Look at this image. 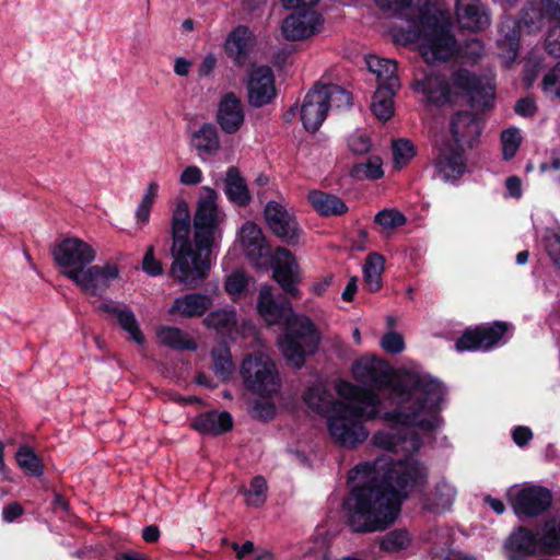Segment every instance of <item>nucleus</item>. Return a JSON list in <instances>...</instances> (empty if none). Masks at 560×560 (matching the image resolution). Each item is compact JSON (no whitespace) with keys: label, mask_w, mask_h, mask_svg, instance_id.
Masks as SVG:
<instances>
[{"label":"nucleus","mask_w":560,"mask_h":560,"mask_svg":"<svg viewBox=\"0 0 560 560\" xmlns=\"http://www.w3.org/2000/svg\"><path fill=\"white\" fill-rule=\"evenodd\" d=\"M352 373L366 393L389 388L398 407L382 418L401 425L376 431L371 443L384 451L404 453L402 458L383 455L359 463L348 474L350 490L342 504L346 522L352 532L368 534L394 524L402 502L427 482L428 468L416 455L422 441L410 427L423 432L436 430L442 423L440 411L446 390L438 378L418 371H405L394 378L390 366L376 357L357 360Z\"/></svg>","instance_id":"obj_1"},{"label":"nucleus","mask_w":560,"mask_h":560,"mask_svg":"<svg viewBox=\"0 0 560 560\" xmlns=\"http://www.w3.org/2000/svg\"><path fill=\"white\" fill-rule=\"evenodd\" d=\"M336 390L348 401L334 404L332 411L327 418L328 433L338 445L355 448L370 435L364 422L381 417V397L346 381H340L336 385Z\"/></svg>","instance_id":"obj_2"},{"label":"nucleus","mask_w":560,"mask_h":560,"mask_svg":"<svg viewBox=\"0 0 560 560\" xmlns=\"http://www.w3.org/2000/svg\"><path fill=\"white\" fill-rule=\"evenodd\" d=\"M257 308L268 325L284 323L279 347L284 358L300 369L305 358L318 348L320 336L315 324L307 316L294 313L289 301L276 302L268 285L259 291Z\"/></svg>","instance_id":"obj_3"},{"label":"nucleus","mask_w":560,"mask_h":560,"mask_svg":"<svg viewBox=\"0 0 560 560\" xmlns=\"http://www.w3.org/2000/svg\"><path fill=\"white\" fill-rule=\"evenodd\" d=\"M51 255L60 272L91 295H101L119 276L115 264L88 267L96 257L93 247H52Z\"/></svg>","instance_id":"obj_4"},{"label":"nucleus","mask_w":560,"mask_h":560,"mask_svg":"<svg viewBox=\"0 0 560 560\" xmlns=\"http://www.w3.org/2000/svg\"><path fill=\"white\" fill-rule=\"evenodd\" d=\"M192 217L194 245H218L222 241L225 213L219 207V194L203 186Z\"/></svg>","instance_id":"obj_5"},{"label":"nucleus","mask_w":560,"mask_h":560,"mask_svg":"<svg viewBox=\"0 0 560 560\" xmlns=\"http://www.w3.org/2000/svg\"><path fill=\"white\" fill-rule=\"evenodd\" d=\"M246 253L249 260L260 269L271 267L273 279L284 292L299 298L296 283L300 281L299 266L287 247H249Z\"/></svg>","instance_id":"obj_6"},{"label":"nucleus","mask_w":560,"mask_h":560,"mask_svg":"<svg viewBox=\"0 0 560 560\" xmlns=\"http://www.w3.org/2000/svg\"><path fill=\"white\" fill-rule=\"evenodd\" d=\"M241 376L248 390L262 397L278 393L281 384L273 361L262 352L249 354L243 360Z\"/></svg>","instance_id":"obj_7"},{"label":"nucleus","mask_w":560,"mask_h":560,"mask_svg":"<svg viewBox=\"0 0 560 560\" xmlns=\"http://www.w3.org/2000/svg\"><path fill=\"white\" fill-rule=\"evenodd\" d=\"M211 247H172L174 261L171 276L184 284H195L203 279L210 269Z\"/></svg>","instance_id":"obj_8"},{"label":"nucleus","mask_w":560,"mask_h":560,"mask_svg":"<svg viewBox=\"0 0 560 560\" xmlns=\"http://www.w3.org/2000/svg\"><path fill=\"white\" fill-rule=\"evenodd\" d=\"M450 85L454 98L458 95L466 96L472 108L489 109L493 105L494 92L485 86L478 75L465 68L452 73Z\"/></svg>","instance_id":"obj_9"},{"label":"nucleus","mask_w":560,"mask_h":560,"mask_svg":"<svg viewBox=\"0 0 560 560\" xmlns=\"http://www.w3.org/2000/svg\"><path fill=\"white\" fill-rule=\"evenodd\" d=\"M264 214L271 232L287 245H299L305 242L304 230L296 217L279 202L268 201Z\"/></svg>","instance_id":"obj_10"},{"label":"nucleus","mask_w":560,"mask_h":560,"mask_svg":"<svg viewBox=\"0 0 560 560\" xmlns=\"http://www.w3.org/2000/svg\"><path fill=\"white\" fill-rule=\"evenodd\" d=\"M509 325L504 322H494L489 326L467 329L456 341L457 351H489L500 346Z\"/></svg>","instance_id":"obj_11"},{"label":"nucleus","mask_w":560,"mask_h":560,"mask_svg":"<svg viewBox=\"0 0 560 560\" xmlns=\"http://www.w3.org/2000/svg\"><path fill=\"white\" fill-rule=\"evenodd\" d=\"M412 90L423 95L427 105L442 107L454 103V93L450 82L439 73H423L421 78H416Z\"/></svg>","instance_id":"obj_12"},{"label":"nucleus","mask_w":560,"mask_h":560,"mask_svg":"<svg viewBox=\"0 0 560 560\" xmlns=\"http://www.w3.org/2000/svg\"><path fill=\"white\" fill-rule=\"evenodd\" d=\"M275 74L269 66L254 68L248 75V103L253 107H262L270 104L277 96Z\"/></svg>","instance_id":"obj_13"},{"label":"nucleus","mask_w":560,"mask_h":560,"mask_svg":"<svg viewBox=\"0 0 560 560\" xmlns=\"http://www.w3.org/2000/svg\"><path fill=\"white\" fill-rule=\"evenodd\" d=\"M323 19L314 10H296L283 20L282 33L289 40H302L320 32Z\"/></svg>","instance_id":"obj_14"},{"label":"nucleus","mask_w":560,"mask_h":560,"mask_svg":"<svg viewBox=\"0 0 560 560\" xmlns=\"http://www.w3.org/2000/svg\"><path fill=\"white\" fill-rule=\"evenodd\" d=\"M552 502L551 492L540 486H528L521 489L512 501L518 516H538L546 512Z\"/></svg>","instance_id":"obj_15"},{"label":"nucleus","mask_w":560,"mask_h":560,"mask_svg":"<svg viewBox=\"0 0 560 560\" xmlns=\"http://www.w3.org/2000/svg\"><path fill=\"white\" fill-rule=\"evenodd\" d=\"M327 94H322L315 83L304 96L300 106V119L304 129L315 133L323 125L328 114Z\"/></svg>","instance_id":"obj_16"},{"label":"nucleus","mask_w":560,"mask_h":560,"mask_svg":"<svg viewBox=\"0 0 560 560\" xmlns=\"http://www.w3.org/2000/svg\"><path fill=\"white\" fill-rule=\"evenodd\" d=\"M482 131V121L478 115L469 110L455 113L450 122V132L453 142L460 147L472 149L479 140Z\"/></svg>","instance_id":"obj_17"},{"label":"nucleus","mask_w":560,"mask_h":560,"mask_svg":"<svg viewBox=\"0 0 560 560\" xmlns=\"http://www.w3.org/2000/svg\"><path fill=\"white\" fill-rule=\"evenodd\" d=\"M455 16L460 30L472 33L490 25L489 10L481 0H456Z\"/></svg>","instance_id":"obj_18"},{"label":"nucleus","mask_w":560,"mask_h":560,"mask_svg":"<svg viewBox=\"0 0 560 560\" xmlns=\"http://www.w3.org/2000/svg\"><path fill=\"white\" fill-rule=\"evenodd\" d=\"M464 147L446 142L442 145L435 159V167L445 180L459 178L466 168Z\"/></svg>","instance_id":"obj_19"},{"label":"nucleus","mask_w":560,"mask_h":560,"mask_svg":"<svg viewBox=\"0 0 560 560\" xmlns=\"http://www.w3.org/2000/svg\"><path fill=\"white\" fill-rule=\"evenodd\" d=\"M245 114L241 100L232 92L222 96L217 114L220 128L228 135L236 133L244 124Z\"/></svg>","instance_id":"obj_20"},{"label":"nucleus","mask_w":560,"mask_h":560,"mask_svg":"<svg viewBox=\"0 0 560 560\" xmlns=\"http://www.w3.org/2000/svg\"><path fill=\"white\" fill-rule=\"evenodd\" d=\"M192 232V218L186 200L177 201L172 213L171 235L172 245H194L190 240Z\"/></svg>","instance_id":"obj_21"},{"label":"nucleus","mask_w":560,"mask_h":560,"mask_svg":"<svg viewBox=\"0 0 560 560\" xmlns=\"http://www.w3.org/2000/svg\"><path fill=\"white\" fill-rule=\"evenodd\" d=\"M252 37L253 34L246 25H238L229 33L224 43V50L236 66H243L247 61Z\"/></svg>","instance_id":"obj_22"},{"label":"nucleus","mask_w":560,"mask_h":560,"mask_svg":"<svg viewBox=\"0 0 560 560\" xmlns=\"http://www.w3.org/2000/svg\"><path fill=\"white\" fill-rule=\"evenodd\" d=\"M223 184L224 194L232 205L245 208L252 202L249 188L238 167L230 166L226 170Z\"/></svg>","instance_id":"obj_23"},{"label":"nucleus","mask_w":560,"mask_h":560,"mask_svg":"<svg viewBox=\"0 0 560 560\" xmlns=\"http://www.w3.org/2000/svg\"><path fill=\"white\" fill-rule=\"evenodd\" d=\"M212 306V299L207 294L188 293L175 299L170 314L191 318L202 316Z\"/></svg>","instance_id":"obj_24"},{"label":"nucleus","mask_w":560,"mask_h":560,"mask_svg":"<svg viewBox=\"0 0 560 560\" xmlns=\"http://www.w3.org/2000/svg\"><path fill=\"white\" fill-rule=\"evenodd\" d=\"M307 201L320 217H341L349 210L340 197L323 190H311Z\"/></svg>","instance_id":"obj_25"},{"label":"nucleus","mask_w":560,"mask_h":560,"mask_svg":"<svg viewBox=\"0 0 560 560\" xmlns=\"http://www.w3.org/2000/svg\"><path fill=\"white\" fill-rule=\"evenodd\" d=\"M100 311L114 315L121 328L127 331L130 338L138 345L143 343V335L139 328L138 322L133 312L127 306H119L115 302L108 300L102 302L98 307Z\"/></svg>","instance_id":"obj_26"},{"label":"nucleus","mask_w":560,"mask_h":560,"mask_svg":"<svg viewBox=\"0 0 560 560\" xmlns=\"http://www.w3.org/2000/svg\"><path fill=\"white\" fill-rule=\"evenodd\" d=\"M233 420L229 412L207 411L197 416L191 427L201 434L219 435L232 429Z\"/></svg>","instance_id":"obj_27"},{"label":"nucleus","mask_w":560,"mask_h":560,"mask_svg":"<svg viewBox=\"0 0 560 560\" xmlns=\"http://www.w3.org/2000/svg\"><path fill=\"white\" fill-rule=\"evenodd\" d=\"M368 69L376 74L378 86H389V90L399 89L400 82L397 75V62L392 59L370 55L365 59Z\"/></svg>","instance_id":"obj_28"},{"label":"nucleus","mask_w":560,"mask_h":560,"mask_svg":"<svg viewBox=\"0 0 560 560\" xmlns=\"http://www.w3.org/2000/svg\"><path fill=\"white\" fill-rule=\"evenodd\" d=\"M456 39L450 28L441 30L439 34L430 37L423 43V55L431 52L433 60L446 61L455 51Z\"/></svg>","instance_id":"obj_29"},{"label":"nucleus","mask_w":560,"mask_h":560,"mask_svg":"<svg viewBox=\"0 0 560 560\" xmlns=\"http://www.w3.org/2000/svg\"><path fill=\"white\" fill-rule=\"evenodd\" d=\"M203 324L221 336L232 337L237 325L235 310L233 307L214 310L203 318Z\"/></svg>","instance_id":"obj_30"},{"label":"nucleus","mask_w":560,"mask_h":560,"mask_svg":"<svg viewBox=\"0 0 560 560\" xmlns=\"http://www.w3.org/2000/svg\"><path fill=\"white\" fill-rule=\"evenodd\" d=\"M191 147L199 154H214L220 149V139L217 127L211 122H205L192 133Z\"/></svg>","instance_id":"obj_31"},{"label":"nucleus","mask_w":560,"mask_h":560,"mask_svg":"<svg viewBox=\"0 0 560 560\" xmlns=\"http://www.w3.org/2000/svg\"><path fill=\"white\" fill-rule=\"evenodd\" d=\"M303 400L310 409L318 415H324L330 410L332 411L334 404L330 394L324 385L316 384L310 386L303 395Z\"/></svg>","instance_id":"obj_32"},{"label":"nucleus","mask_w":560,"mask_h":560,"mask_svg":"<svg viewBox=\"0 0 560 560\" xmlns=\"http://www.w3.org/2000/svg\"><path fill=\"white\" fill-rule=\"evenodd\" d=\"M385 258L377 254L368 255L363 265V280L370 291L375 292L382 288V273L384 271Z\"/></svg>","instance_id":"obj_33"},{"label":"nucleus","mask_w":560,"mask_h":560,"mask_svg":"<svg viewBox=\"0 0 560 560\" xmlns=\"http://www.w3.org/2000/svg\"><path fill=\"white\" fill-rule=\"evenodd\" d=\"M158 338L166 347L175 350H196L197 343L188 335L177 328L163 326L158 330Z\"/></svg>","instance_id":"obj_34"},{"label":"nucleus","mask_w":560,"mask_h":560,"mask_svg":"<svg viewBox=\"0 0 560 560\" xmlns=\"http://www.w3.org/2000/svg\"><path fill=\"white\" fill-rule=\"evenodd\" d=\"M398 89L389 90V86L377 88L371 104L372 113L378 120L387 121L394 115L393 97Z\"/></svg>","instance_id":"obj_35"},{"label":"nucleus","mask_w":560,"mask_h":560,"mask_svg":"<svg viewBox=\"0 0 560 560\" xmlns=\"http://www.w3.org/2000/svg\"><path fill=\"white\" fill-rule=\"evenodd\" d=\"M349 175L354 180H376L384 176L383 161L377 155L368 158L366 162L355 163Z\"/></svg>","instance_id":"obj_36"},{"label":"nucleus","mask_w":560,"mask_h":560,"mask_svg":"<svg viewBox=\"0 0 560 560\" xmlns=\"http://www.w3.org/2000/svg\"><path fill=\"white\" fill-rule=\"evenodd\" d=\"M211 358L214 374L222 381L229 380L235 369L229 346L223 342L213 348Z\"/></svg>","instance_id":"obj_37"},{"label":"nucleus","mask_w":560,"mask_h":560,"mask_svg":"<svg viewBox=\"0 0 560 560\" xmlns=\"http://www.w3.org/2000/svg\"><path fill=\"white\" fill-rule=\"evenodd\" d=\"M455 495V488L446 481H441L435 486L432 502L425 503L424 508L433 513L443 512L452 505Z\"/></svg>","instance_id":"obj_38"},{"label":"nucleus","mask_w":560,"mask_h":560,"mask_svg":"<svg viewBox=\"0 0 560 560\" xmlns=\"http://www.w3.org/2000/svg\"><path fill=\"white\" fill-rule=\"evenodd\" d=\"M447 27L448 26L435 14L428 11H422L416 23L417 36L423 43L435 34H439L441 30H446Z\"/></svg>","instance_id":"obj_39"},{"label":"nucleus","mask_w":560,"mask_h":560,"mask_svg":"<svg viewBox=\"0 0 560 560\" xmlns=\"http://www.w3.org/2000/svg\"><path fill=\"white\" fill-rule=\"evenodd\" d=\"M320 93L327 94V105L330 108L335 105L338 108H349L352 104V95L346 89L337 84H324L316 82Z\"/></svg>","instance_id":"obj_40"},{"label":"nucleus","mask_w":560,"mask_h":560,"mask_svg":"<svg viewBox=\"0 0 560 560\" xmlns=\"http://www.w3.org/2000/svg\"><path fill=\"white\" fill-rule=\"evenodd\" d=\"M407 219L402 212L397 209H383L374 217V224L381 232L389 233L399 226L405 225Z\"/></svg>","instance_id":"obj_41"},{"label":"nucleus","mask_w":560,"mask_h":560,"mask_svg":"<svg viewBox=\"0 0 560 560\" xmlns=\"http://www.w3.org/2000/svg\"><path fill=\"white\" fill-rule=\"evenodd\" d=\"M16 462L19 466L28 475L39 477L43 475L44 468L39 457L35 452L26 446H20L16 452Z\"/></svg>","instance_id":"obj_42"},{"label":"nucleus","mask_w":560,"mask_h":560,"mask_svg":"<svg viewBox=\"0 0 560 560\" xmlns=\"http://www.w3.org/2000/svg\"><path fill=\"white\" fill-rule=\"evenodd\" d=\"M267 481L261 476H256L250 480L249 488L244 489L245 502L248 506L259 508L267 499Z\"/></svg>","instance_id":"obj_43"},{"label":"nucleus","mask_w":560,"mask_h":560,"mask_svg":"<svg viewBox=\"0 0 560 560\" xmlns=\"http://www.w3.org/2000/svg\"><path fill=\"white\" fill-rule=\"evenodd\" d=\"M411 542L410 535L407 530L397 529L386 534L381 542L382 550L387 552H398L409 547Z\"/></svg>","instance_id":"obj_44"},{"label":"nucleus","mask_w":560,"mask_h":560,"mask_svg":"<svg viewBox=\"0 0 560 560\" xmlns=\"http://www.w3.org/2000/svg\"><path fill=\"white\" fill-rule=\"evenodd\" d=\"M240 245H266V237L261 228L253 222L246 221L237 234Z\"/></svg>","instance_id":"obj_45"},{"label":"nucleus","mask_w":560,"mask_h":560,"mask_svg":"<svg viewBox=\"0 0 560 560\" xmlns=\"http://www.w3.org/2000/svg\"><path fill=\"white\" fill-rule=\"evenodd\" d=\"M159 184L151 182L136 210V218L139 223H147L150 219L151 208L158 197Z\"/></svg>","instance_id":"obj_46"},{"label":"nucleus","mask_w":560,"mask_h":560,"mask_svg":"<svg viewBox=\"0 0 560 560\" xmlns=\"http://www.w3.org/2000/svg\"><path fill=\"white\" fill-rule=\"evenodd\" d=\"M502 142V156L503 160L509 161L513 159L521 147L522 136L516 128H509L501 133Z\"/></svg>","instance_id":"obj_47"},{"label":"nucleus","mask_w":560,"mask_h":560,"mask_svg":"<svg viewBox=\"0 0 560 560\" xmlns=\"http://www.w3.org/2000/svg\"><path fill=\"white\" fill-rule=\"evenodd\" d=\"M545 20H547V16L542 13L540 4L532 3L522 10L520 23H523L528 32H533L540 28Z\"/></svg>","instance_id":"obj_48"},{"label":"nucleus","mask_w":560,"mask_h":560,"mask_svg":"<svg viewBox=\"0 0 560 560\" xmlns=\"http://www.w3.org/2000/svg\"><path fill=\"white\" fill-rule=\"evenodd\" d=\"M503 42L508 46L510 52L515 58L520 49L521 30L520 22L510 21L504 23L500 30Z\"/></svg>","instance_id":"obj_49"},{"label":"nucleus","mask_w":560,"mask_h":560,"mask_svg":"<svg viewBox=\"0 0 560 560\" xmlns=\"http://www.w3.org/2000/svg\"><path fill=\"white\" fill-rule=\"evenodd\" d=\"M393 155L395 164L400 166L406 165L416 155L413 143L405 138L394 140Z\"/></svg>","instance_id":"obj_50"},{"label":"nucleus","mask_w":560,"mask_h":560,"mask_svg":"<svg viewBox=\"0 0 560 560\" xmlns=\"http://www.w3.org/2000/svg\"><path fill=\"white\" fill-rule=\"evenodd\" d=\"M539 171L547 174L553 183L560 186V149L550 152L549 156L540 163Z\"/></svg>","instance_id":"obj_51"},{"label":"nucleus","mask_w":560,"mask_h":560,"mask_svg":"<svg viewBox=\"0 0 560 560\" xmlns=\"http://www.w3.org/2000/svg\"><path fill=\"white\" fill-rule=\"evenodd\" d=\"M233 549L236 552L237 559H244L250 556V560H271V553L265 550H255L252 541H245L243 545L233 544Z\"/></svg>","instance_id":"obj_52"},{"label":"nucleus","mask_w":560,"mask_h":560,"mask_svg":"<svg viewBox=\"0 0 560 560\" xmlns=\"http://www.w3.org/2000/svg\"><path fill=\"white\" fill-rule=\"evenodd\" d=\"M248 278L242 271H235L225 280V290L233 298L238 296L245 290Z\"/></svg>","instance_id":"obj_53"},{"label":"nucleus","mask_w":560,"mask_h":560,"mask_svg":"<svg viewBox=\"0 0 560 560\" xmlns=\"http://www.w3.org/2000/svg\"><path fill=\"white\" fill-rule=\"evenodd\" d=\"M381 346L386 352L397 354L405 349V341L400 334L390 330L382 338Z\"/></svg>","instance_id":"obj_54"},{"label":"nucleus","mask_w":560,"mask_h":560,"mask_svg":"<svg viewBox=\"0 0 560 560\" xmlns=\"http://www.w3.org/2000/svg\"><path fill=\"white\" fill-rule=\"evenodd\" d=\"M545 50L549 56L560 58V24L548 31L545 38Z\"/></svg>","instance_id":"obj_55"},{"label":"nucleus","mask_w":560,"mask_h":560,"mask_svg":"<svg viewBox=\"0 0 560 560\" xmlns=\"http://www.w3.org/2000/svg\"><path fill=\"white\" fill-rule=\"evenodd\" d=\"M276 412L275 405L270 401L255 400L250 407V413L254 418L267 420L273 418Z\"/></svg>","instance_id":"obj_56"},{"label":"nucleus","mask_w":560,"mask_h":560,"mask_svg":"<svg viewBox=\"0 0 560 560\" xmlns=\"http://www.w3.org/2000/svg\"><path fill=\"white\" fill-rule=\"evenodd\" d=\"M380 10L398 14L410 7L412 0H374Z\"/></svg>","instance_id":"obj_57"},{"label":"nucleus","mask_w":560,"mask_h":560,"mask_svg":"<svg viewBox=\"0 0 560 560\" xmlns=\"http://www.w3.org/2000/svg\"><path fill=\"white\" fill-rule=\"evenodd\" d=\"M514 112L524 118L533 117L537 112V105L533 97L525 96L520 98L514 106Z\"/></svg>","instance_id":"obj_58"},{"label":"nucleus","mask_w":560,"mask_h":560,"mask_svg":"<svg viewBox=\"0 0 560 560\" xmlns=\"http://www.w3.org/2000/svg\"><path fill=\"white\" fill-rule=\"evenodd\" d=\"M142 269L151 277L160 276L163 272L162 265L153 255L152 247H150V249L143 256Z\"/></svg>","instance_id":"obj_59"},{"label":"nucleus","mask_w":560,"mask_h":560,"mask_svg":"<svg viewBox=\"0 0 560 560\" xmlns=\"http://www.w3.org/2000/svg\"><path fill=\"white\" fill-rule=\"evenodd\" d=\"M349 149L354 154L368 153L371 149V141L366 136H353L348 142Z\"/></svg>","instance_id":"obj_60"},{"label":"nucleus","mask_w":560,"mask_h":560,"mask_svg":"<svg viewBox=\"0 0 560 560\" xmlns=\"http://www.w3.org/2000/svg\"><path fill=\"white\" fill-rule=\"evenodd\" d=\"M560 81V61L549 70L542 78L541 81V90L545 93H549L552 91L555 85Z\"/></svg>","instance_id":"obj_61"},{"label":"nucleus","mask_w":560,"mask_h":560,"mask_svg":"<svg viewBox=\"0 0 560 560\" xmlns=\"http://www.w3.org/2000/svg\"><path fill=\"white\" fill-rule=\"evenodd\" d=\"M179 180L184 185H197L202 180V172L198 166H187L182 172Z\"/></svg>","instance_id":"obj_62"},{"label":"nucleus","mask_w":560,"mask_h":560,"mask_svg":"<svg viewBox=\"0 0 560 560\" xmlns=\"http://www.w3.org/2000/svg\"><path fill=\"white\" fill-rule=\"evenodd\" d=\"M539 4L548 21L560 20V0H540Z\"/></svg>","instance_id":"obj_63"},{"label":"nucleus","mask_w":560,"mask_h":560,"mask_svg":"<svg viewBox=\"0 0 560 560\" xmlns=\"http://www.w3.org/2000/svg\"><path fill=\"white\" fill-rule=\"evenodd\" d=\"M540 240L542 245H560V225L544 229Z\"/></svg>","instance_id":"obj_64"}]
</instances>
